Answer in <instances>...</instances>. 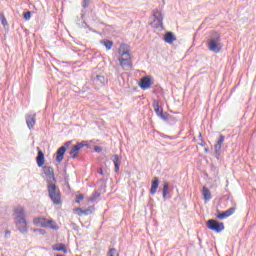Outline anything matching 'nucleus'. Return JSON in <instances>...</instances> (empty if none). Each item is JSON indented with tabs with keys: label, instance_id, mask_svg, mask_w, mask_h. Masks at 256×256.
Here are the masks:
<instances>
[{
	"label": "nucleus",
	"instance_id": "2",
	"mask_svg": "<svg viewBox=\"0 0 256 256\" xmlns=\"http://www.w3.org/2000/svg\"><path fill=\"white\" fill-rule=\"evenodd\" d=\"M48 195L54 205H61V191L55 183L47 184Z\"/></svg>",
	"mask_w": 256,
	"mask_h": 256
},
{
	"label": "nucleus",
	"instance_id": "8",
	"mask_svg": "<svg viewBox=\"0 0 256 256\" xmlns=\"http://www.w3.org/2000/svg\"><path fill=\"white\" fill-rule=\"evenodd\" d=\"M44 175H46V181L49 184L51 183H57V180L55 179V172L53 170V167L51 166H44Z\"/></svg>",
	"mask_w": 256,
	"mask_h": 256
},
{
	"label": "nucleus",
	"instance_id": "33",
	"mask_svg": "<svg viewBox=\"0 0 256 256\" xmlns=\"http://www.w3.org/2000/svg\"><path fill=\"white\" fill-rule=\"evenodd\" d=\"M1 23H2V25H4V27H5V25H7V18H5V16H3L1 18Z\"/></svg>",
	"mask_w": 256,
	"mask_h": 256
},
{
	"label": "nucleus",
	"instance_id": "40",
	"mask_svg": "<svg viewBox=\"0 0 256 256\" xmlns=\"http://www.w3.org/2000/svg\"><path fill=\"white\" fill-rule=\"evenodd\" d=\"M198 137H199V139H203V135L201 133L199 134Z\"/></svg>",
	"mask_w": 256,
	"mask_h": 256
},
{
	"label": "nucleus",
	"instance_id": "36",
	"mask_svg": "<svg viewBox=\"0 0 256 256\" xmlns=\"http://www.w3.org/2000/svg\"><path fill=\"white\" fill-rule=\"evenodd\" d=\"M8 235H11V231L6 230V231H5V237H7Z\"/></svg>",
	"mask_w": 256,
	"mask_h": 256
},
{
	"label": "nucleus",
	"instance_id": "29",
	"mask_svg": "<svg viewBox=\"0 0 256 256\" xmlns=\"http://www.w3.org/2000/svg\"><path fill=\"white\" fill-rule=\"evenodd\" d=\"M24 19L26 21H29V19H31V11H27L24 13Z\"/></svg>",
	"mask_w": 256,
	"mask_h": 256
},
{
	"label": "nucleus",
	"instance_id": "26",
	"mask_svg": "<svg viewBox=\"0 0 256 256\" xmlns=\"http://www.w3.org/2000/svg\"><path fill=\"white\" fill-rule=\"evenodd\" d=\"M54 251H62V253H67V248L64 244H58V246L53 247Z\"/></svg>",
	"mask_w": 256,
	"mask_h": 256
},
{
	"label": "nucleus",
	"instance_id": "18",
	"mask_svg": "<svg viewBox=\"0 0 256 256\" xmlns=\"http://www.w3.org/2000/svg\"><path fill=\"white\" fill-rule=\"evenodd\" d=\"M163 40L165 41V43H168V45H172L174 41H177V38L175 37V34H173V32H166Z\"/></svg>",
	"mask_w": 256,
	"mask_h": 256
},
{
	"label": "nucleus",
	"instance_id": "13",
	"mask_svg": "<svg viewBox=\"0 0 256 256\" xmlns=\"http://www.w3.org/2000/svg\"><path fill=\"white\" fill-rule=\"evenodd\" d=\"M217 219L223 220V219H227V217H231V215H233V213H235V208H229L228 210L220 213L219 211H217Z\"/></svg>",
	"mask_w": 256,
	"mask_h": 256
},
{
	"label": "nucleus",
	"instance_id": "10",
	"mask_svg": "<svg viewBox=\"0 0 256 256\" xmlns=\"http://www.w3.org/2000/svg\"><path fill=\"white\" fill-rule=\"evenodd\" d=\"M131 48L127 44H121L118 53L121 55L119 59H131Z\"/></svg>",
	"mask_w": 256,
	"mask_h": 256
},
{
	"label": "nucleus",
	"instance_id": "34",
	"mask_svg": "<svg viewBox=\"0 0 256 256\" xmlns=\"http://www.w3.org/2000/svg\"><path fill=\"white\" fill-rule=\"evenodd\" d=\"M77 199H78V200H76V203H79V201L83 200V195H82V194H79V195L77 196Z\"/></svg>",
	"mask_w": 256,
	"mask_h": 256
},
{
	"label": "nucleus",
	"instance_id": "38",
	"mask_svg": "<svg viewBox=\"0 0 256 256\" xmlns=\"http://www.w3.org/2000/svg\"><path fill=\"white\" fill-rule=\"evenodd\" d=\"M201 147H205V141L202 140V142L200 143Z\"/></svg>",
	"mask_w": 256,
	"mask_h": 256
},
{
	"label": "nucleus",
	"instance_id": "11",
	"mask_svg": "<svg viewBox=\"0 0 256 256\" xmlns=\"http://www.w3.org/2000/svg\"><path fill=\"white\" fill-rule=\"evenodd\" d=\"M25 119H26V125L28 129H30V131L34 129L35 123H37V114L36 113L26 114Z\"/></svg>",
	"mask_w": 256,
	"mask_h": 256
},
{
	"label": "nucleus",
	"instance_id": "19",
	"mask_svg": "<svg viewBox=\"0 0 256 256\" xmlns=\"http://www.w3.org/2000/svg\"><path fill=\"white\" fill-rule=\"evenodd\" d=\"M157 189H159V178L154 177L150 188V195H155V193H157Z\"/></svg>",
	"mask_w": 256,
	"mask_h": 256
},
{
	"label": "nucleus",
	"instance_id": "23",
	"mask_svg": "<svg viewBox=\"0 0 256 256\" xmlns=\"http://www.w3.org/2000/svg\"><path fill=\"white\" fill-rule=\"evenodd\" d=\"M118 61H119L120 65H121V67H123V69H127L129 67H132V65H133L131 63V59H127V58H125V59H118Z\"/></svg>",
	"mask_w": 256,
	"mask_h": 256
},
{
	"label": "nucleus",
	"instance_id": "28",
	"mask_svg": "<svg viewBox=\"0 0 256 256\" xmlns=\"http://www.w3.org/2000/svg\"><path fill=\"white\" fill-rule=\"evenodd\" d=\"M107 256H119V254H117V250H116L115 248H111V249L108 251Z\"/></svg>",
	"mask_w": 256,
	"mask_h": 256
},
{
	"label": "nucleus",
	"instance_id": "15",
	"mask_svg": "<svg viewBox=\"0 0 256 256\" xmlns=\"http://www.w3.org/2000/svg\"><path fill=\"white\" fill-rule=\"evenodd\" d=\"M111 161L114 164L115 173H119L120 165H121V157L117 154L111 156Z\"/></svg>",
	"mask_w": 256,
	"mask_h": 256
},
{
	"label": "nucleus",
	"instance_id": "37",
	"mask_svg": "<svg viewBox=\"0 0 256 256\" xmlns=\"http://www.w3.org/2000/svg\"><path fill=\"white\" fill-rule=\"evenodd\" d=\"M98 173H99L100 175H104V173H103V168H100V170L98 171Z\"/></svg>",
	"mask_w": 256,
	"mask_h": 256
},
{
	"label": "nucleus",
	"instance_id": "7",
	"mask_svg": "<svg viewBox=\"0 0 256 256\" xmlns=\"http://www.w3.org/2000/svg\"><path fill=\"white\" fill-rule=\"evenodd\" d=\"M152 107L158 117L162 119L163 121H169V116H167L165 113H163V108L159 106V101L153 100Z\"/></svg>",
	"mask_w": 256,
	"mask_h": 256
},
{
	"label": "nucleus",
	"instance_id": "1",
	"mask_svg": "<svg viewBox=\"0 0 256 256\" xmlns=\"http://www.w3.org/2000/svg\"><path fill=\"white\" fill-rule=\"evenodd\" d=\"M206 46L212 53H221L223 49V44L221 43V34L214 32L206 41Z\"/></svg>",
	"mask_w": 256,
	"mask_h": 256
},
{
	"label": "nucleus",
	"instance_id": "6",
	"mask_svg": "<svg viewBox=\"0 0 256 256\" xmlns=\"http://www.w3.org/2000/svg\"><path fill=\"white\" fill-rule=\"evenodd\" d=\"M152 27H154V29H158L159 31H162L163 29V14H161L159 10L154 12V21L152 22Z\"/></svg>",
	"mask_w": 256,
	"mask_h": 256
},
{
	"label": "nucleus",
	"instance_id": "31",
	"mask_svg": "<svg viewBox=\"0 0 256 256\" xmlns=\"http://www.w3.org/2000/svg\"><path fill=\"white\" fill-rule=\"evenodd\" d=\"M34 233H39L40 235H45L44 229H34Z\"/></svg>",
	"mask_w": 256,
	"mask_h": 256
},
{
	"label": "nucleus",
	"instance_id": "27",
	"mask_svg": "<svg viewBox=\"0 0 256 256\" xmlns=\"http://www.w3.org/2000/svg\"><path fill=\"white\" fill-rule=\"evenodd\" d=\"M99 197H101V193L94 192L92 194V197L89 198L90 203H93L94 201H97V199H99Z\"/></svg>",
	"mask_w": 256,
	"mask_h": 256
},
{
	"label": "nucleus",
	"instance_id": "14",
	"mask_svg": "<svg viewBox=\"0 0 256 256\" xmlns=\"http://www.w3.org/2000/svg\"><path fill=\"white\" fill-rule=\"evenodd\" d=\"M139 86L143 91H147V89L151 88V78L149 76H145L140 80Z\"/></svg>",
	"mask_w": 256,
	"mask_h": 256
},
{
	"label": "nucleus",
	"instance_id": "30",
	"mask_svg": "<svg viewBox=\"0 0 256 256\" xmlns=\"http://www.w3.org/2000/svg\"><path fill=\"white\" fill-rule=\"evenodd\" d=\"M89 3H91V0H83L82 7H84V9H87V7H89Z\"/></svg>",
	"mask_w": 256,
	"mask_h": 256
},
{
	"label": "nucleus",
	"instance_id": "32",
	"mask_svg": "<svg viewBox=\"0 0 256 256\" xmlns=\"http://www.w3.org/2000/svg\"><path fill=\"white\" fill-rule=\"evenodd\" d=\"M94 151H95L96 153H101V152L103 151V149L101 148V146H95V147H94Z\"/></svg>",
	"mask_w": 256,
	"mask_h": 256
},
{
	"label": "nucleus",
	"instance_id": "21",
	"mask_svg": "<svg viewBox=\"0 0 256 256\" xmlns=\"http://www.w3.org/2000/svg\"><path fill=\"white\" fill-rule=\"evenodd\" d=\"M96 85H100V87H103V85H107V80L105 79V76L97 75L94 79Z\"/></svg>",
	"mask_w": 256,
	"mask_h": 256
},
{
	"label": "nucleus",
	"instance_id": "39",
	"mask_svg": "<svg viewBox=\"0 0 256 256\" xmlns=\"http://www.w3.org/2000/svg\"><path fill=\"white\" fill-rule=\"evenodd\" d=\"M84 215H89V210H85Z\"/></svg>",
	"mask_w": 256,
	"mask_h": 256
},
{
	"label": "nucleus",
	"instance_id": "35",
	"mask_svg": "<svg viewBox=\"0 0 256 256\" xmlns=\"http://www.w3.org/2000/svg\"><path fill=\"white\" fill-rule=\"evenodd\" d=\"M69 145H71V141H67L64 145H63V147H69Z\"/></svg>",
	"mask_w": 256,
	"mask_h": 256
},
{
	"label": "nucleus",
	"instance_id": "5",
	"mask_svg": "<svg viewBox=\"0 0 256 256\" xmlns=\"http://www.w3.org/2000/svg\"><path fill=\"white\" fill-rule=\"evenodd\" d=\"M83 147H89V143H87V141L78 142L71 148L69 155H71L72 159H77V155H79Z\"/></svg>",
	"mask_w": 256,
	"mask_h": 256
},
{
	"label": "nucleus",
	"instance_id": "20",
	"mask_svg": "<svg viewBox=\"0 0 256 256\" xmlns=\"http://www.w3.org/2000/svg\"><path fill=\"white\" fill-rule=\"evenodd\" d=\"M36 163L38 167H43V165H45V154L41 150L38 151V155L36 157Z\"/></svg>",
	"mask_w": 256,
	"mask_h": 256
},
{
	"label": "nucleus",
	"instance_id": "24",
	"mask_svg": "<svg viewBox=\"0 0 256 256\" xmlns=\"http://www.w3.org/2000/svg\"><path fill=\"white\" fill-rule=\"evenodd\" d=\"M169 193V182L165 181L163 183L162 197L167 199V194Z\"/></svg>",
	"mask_w": 256,
	"mask_h": 256
},
{
	"label": "nucleus",
	"instance_id": "16",
	"mask_svg": "<svg viewBox=\"0 0 256 256\" xmlns=\"http://www.w3.org/2000/svg\"><path fill=\"white\" fill-rule=\"evenodd\" d=\"M225 142V136L220 135L218 141L216 142L214 149L216 155H221V147H223V143Z\"/></svg>",
	"mask_w": 256,
	"mask_h": 256
},
{
	"label": "nucleus",
	"instance_id": "25",
	"mask_svg": "<svg viewBox=\"0 0 256 256\" xmlns=\"http://www.w3.org/2000/svg\"><path fill=\"white\" fill-rule=\"evenodd\" d=\"M101 44L106 47L107 51L111 50V48L113 47V41L111 40H103L101 41Z\"/></svg>",
	"mask_w": 256,
	"mask_h": 256
},
{
	"label": "nucleus",
	"instance_id": "41",
	"mask_svg": "<svg viewBox=\"0 0 256 256\" xmlns=\"http://www.w3.org/2000/svg\"><path fill=\"white\" fill-rule=\"evenodd\" d=\"M205 152H206V153H209V149H208V148H205Z\"/></svg>",
	"mask_w": 256,
	"mask_h": 256
},
{
	"label": "nucleus",
	"instance_id": "12",
	"mask_svg": "<svg viewBox=\"0 0 256 256\" xmlns=\"http://www.w3.org/2000/svg\"><path fill=\"white\" fill-rule=\"evenodd\" d=\"M18 231L22 233V235H27L29 231V227L27 226V220H22V221H15L14 222Z\"/></svg>",
	"mask_w": 256,
	"mask_h": 256
},
{
	"label": "nucleus",
	"instance_id": "4",
	"mask_svg": "<svg viewBox=\"0 0 256 256\" xmlns=\"http://www.w3.org/2000/svg\"><path fill=\"white\" fill-rule=\"evenodd\" d=\"M207 227L210 231H215V233H221V231L225 230V224H223V222L213 219L208 220Z\"/></svg>",
	"mask_w": 256,
	"mask_h": 256
},
{
	"label": "nucleus",
	"instance_id": "17",
	"mask_svg": "<svg viewBox=\"0 0 256 256\" xmlns=\"http://www.w3.org/2000/svg\"><path fill=\"white\" fill-rule=\"evenodd\" d=\"M65 151H67V147L61 146L56 152V161L57 163H61L65 157Z\"/></svg>",
	"mask_w": 256,
	"mask_h": 256
},
{
	"label": "nucleus",
	"instance_id": "22",
	"mask_svg": "<svg viewBox=\"0 0 256 256\" xmlns=\"http://www.w3.org/2000/svg\"><path fill=\"white\" fill-rule=\"evenodd\" d=\"M202 195L204 197V201H211L212 196H211V191L207 187L202 188Z\"/></svg>",
	"mask_w": 256,
	"mask_h": 256
},
{
	"label": "nucleus",
	"instance_id": "9",
	"mask_svg": "<svg viewBox=\"0 0 256 256\" xmlns=\"http://www.w3.org/2000/svg\"><path fill=\"white\" fill-rule=\"evenodd\" d=\"M15 221H27V212L22 206H18L14 210V222Z\"/></svg>",
	"mask_w": 256,
	"mask_h": 256
},
{
	"label": "nucleus",
	"instance_id": "3",
	"mask_svg": "<svg viewBox=\"0 0 256 256\" xmlns=\"http://www.w3.org/2000/svg\"><path fill=\"white\" fill-rule=\"evenodd\" d=\"M33 224L36 225V227H45V228H49V229H57V225H55V222L53 220H47V218H44V217L34 218Z\"/></svg>",
	"mask_w": 256,
	"mask_h": 256
}]
</instances>
